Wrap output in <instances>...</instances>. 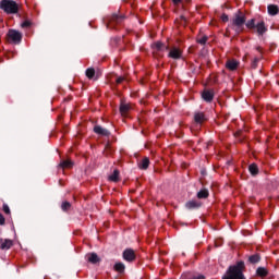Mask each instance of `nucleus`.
<instances>
[{"label": "nucleus", "mask_w": 279, "mask_h": 279, "mask_svg": "<svg viewBox=\"0 0 279 279\" xmlns=\"http://www.w3.org/2000/svg\"><path fill=\"white\" fill-rule=\"evenodd\" d=\"M246 21L247 17H245V13L241 10H238V12L233 14L229 27L230 29H233L236 36H239V34H243L245 26L247 29L256 32L258 36H265V34H267L268 28L267 25H265L264 20L256 21V19H251L247 22Z\"/></svg>", "instance_id": "obj_1"}, {"label": "nucleus", "mask_w": 279, "mask_h": 279, "mask_svg": "<svg viewBox=\"0 0 279 279\" xmlns=\"http://www.w3.org/2000/svg\"><path fill=\"white\" fill-rule=\"evenodd\" d=\"M245 262L239 260L234 265L228 267L222 279H247L245 278Z\"/></svg>", "instance_id": "obj_2"}, {"label": "nucleus", "mask_w": 279, "mask_h": 279, "mask_svg": "<svg viewBox=\"0 0 279 279\" xmlns=\"http://www.w3.org/2000/svg\"><path fill=\"white\" fill-rule=\"evenodd\" d=\"M0 10H2L4 14H19L20 7L14 0H1Z\"/></svg>", "instance_id": "obj_3"}, {"label": "nucleus", "mask_w": 279, "mask_h": 279, "mask_svg": "<svg viewBox=\"0 0 279 279\" xmlns=\"http://www.w3.org/2000/svg\"><path fill=\"white\" fill-rule=\"evenodd\" d=\"M7 36L14 45H20L21 40H23V34L16 29H10Z\"/></svg>", "instance_id": "obj_4"}, {"label": "nucleus", "mask_w": 279, "mask_h": 279, "mask_svg": "<svg viewBox=\"0 0 279 279\" xmlns=\"http://www.w3.org/2000/svg\"><path fill=\"white\" fill-rule=\"evenodd\" d=\"M125 21V15L119 13H113L111 17L109 19L108 27H112L113 25H120V23H123Z\"/></svg>", "instance_id": "obj_5"}, {"label": "nucleus", "mask_w": 279, "mask_h": 279, "mask_svg": "<svg viewBox=\"0 0 279 279\" xmlns=\"http://www.w3.org/2000/svg\"><path fill=\"white\" fill-rule=\"evenodd\" d=\"M168 53V58H171L172 60H182L183 51L182 49L178 47L170 48Z\"/></svg>", "instance_id": "obj_6"}, {"label": "nucleus", "mask_w": 279, "mask_h": 279, "mask_svg": "<svg viewBox=\"0 0 279 279\" xmlns=\"http://www.w3.org/2000/svg\"><path fill=\"white\" fill-rule=\"evenodd\" d=\"M122 256L126 263H134V260H136V253L132 248L124 250Z\"/></svg>", "instance_id": "obj_7"}, {"label": "nucleus", "mask_w": 279, "mask_h": 279, "mask_svg": "<svg viewBox=\"0 0 279 279\" xmlns=\"http://www.w3.org/2000/svg\"><path fill=\"white\" fill-rule=\"evenodd\" d=\"M202 99L207 104H211L213 99H215V90L204 89L202 93Z\"/></svg>", "instance_id": "obj_8"}, {"label": "nucleus", "mask_w": 279, "mask_h": 279, "mask_svg": "<svg viewBox=\"0 0 279 279\" xmlns=\"http://www.w3.org/2000/svg\"><path fill=\"white\" fill-rule=\"evenodd\" d=\"M206 121H208L206 113L202 111H196L194 113V123H197V125H202L203 123H206Z\"/></svg>", "instance_id": "obj_9"}, {"label": "nucleus", "mask_w": 279, "mask_h": 279, "mask_svg": "<svg viewBox=\"0 0 279 279\" xmlns=\"http://www.w3.org/2000/svg\"><path fill=\"white\" fill-rule=\"evenodd\" d=\"M85 258L87 263H90L92 265H97V263H101V258L99 257V255H97V253H87L85 255Z\"/></svg>", "instance_id": "obj_10"}, {"label": "nucleus", "mask_w": 279, "mask_h": 279, "mask_svg": "<svg viewBox=\"0 0 279 279\" xmlns=\"http://www.w3.org/2000/svg\"><path fill=\"white\" fill-rule=\"evenodd\" d=\"M185 208H187V210H197L202 208V202L195 199L189 201L185 203Z\"/></svg>", "instance_id": "obj_11"}, {"label": "nucleus", "mask_w": 279, "mask_h": 279, "mask_svg": "<svg viewBox=\"0 0 279 279\" xmlns=\"http://www.w3.org/2000/svg\"><path fill=\"white\" fill-rule=\"evenodd\" d=\"M119 110L122 117H128V112L132 110V105L121 100Z\"/></svg>", "instance_id": "obj_12"}, {"label": "nucleus", "mask_w": 279, "mask_h": 279, "mask_svg": "<svg viewBox=\"0 0 279 279\" xmlns=\"http://www.w3.org/2000/svg\"><path fill=\"white\" fill-rule=\"evenodd\" d=\"M94 134H97L98 136H110V132L108 131V129L101 125L94 126Z\"/></svg>", "instance_id": "obj_13"}, {"label": "nucleus", "mask_w": 279, "mask_h": 279, "mask_svg": "<svg viewBox=\"0 0 279 279\" xmlns=\"http://www.w3.org/2000/svg\"><path fill=\"white\" fill-rule=\"evenodd\" d=\"M14 242L10 239L0 238V250H10Z\"/></svg>", "instance_id": "obj_14"}, {"label": "nucleus", "mask_w": 279, "mask_h": 279, "mask_svg": "<svg viewBox=\"0 0 279 279\" xmlns=\"http://www.w3.org/2000/svg\"><path fill=\"white\" fill-rule=\"evenodd\" d=\"M258 263H260V254L255 253L247 257V260H246L247 265H258Z\"/></svg>", "instance_id": "obj_15"}, {"label": "nucleus", "mask_w": 279, "mask_h": 279, "mask_svg": "<svg viewBox=\"0 0 279 279\" xmlns=\"http://www.w3.org/2000/svg\"><path fill=\"white\" fill-rule=\"evenodd\" d=\"M226 69L228 71H236L239 69V61L231 59L226 62Z\"/></svg>", "instance_id": "obj_16"}, {"label": "nucleus", "mask_w": 279, "mask_h": 279, "mask_svg": "<svg viewBox=\"0 0 279 279\" xmlns=\"http://www.w3.org/2000/svg\"><path fill=\"white\" fill-rule=\"evenodd\" d=\"M85 75L87 78L89 80H99V74H97V72L95 71L94 68H88L86 71H85Z\"/></svg>", "instance_id": "obj_17"}, {"label": "nucleus", "mask_w": 279, "mask_h": 279, "mask_svg": "<svg viewBox=\"0 0 279 279\" xmlns=\"http://www.w3.org/2000/svg\"><path fill=\"white\" fill-rule=\"evenodd\" d=\"M154 51H169V46H165L161 41H157L153 45Z\"/></svg>", "instance_id": "obj_18"}, {"label": "nucleus", "mask_w": 279, "mask_h": 279, "mask_svg": "<svg viewBox=\"0 0 279 279\" xmlns=\"http://www.w3.org/2000/svg\"><path fill=\"white\" fill-rule=\"evenodd\" d=\"M256 276L259 278H267V276H269V270H267L265 267H258L256 269Z\"/></svg>", "instance_id": "obj_19"}, {"label": "nucleus", "mask_w": 279, "mask_h": 279, "mask_svg": "<svg viewBox=\"0 0 279 279\" xmlns=\"http://www.w3.org/2000/svg\"><path fill=\"white\" fill-rule=\"evenodd\" d=\"M113 269L118 274H125V264L118 262L114 264Z\"/></svg>", "instance_id": "obj_20"}, {"label": "nucleus", "mask_w": 279, "mask_h": 279, "mask_svg": "<svg viewBox=\"0 0 279 279\" xmlns=\"http://www.w3.org/2000/svg\"><path fill=\"white\" fill-rule=\"evenodd\" d=\"M210 193L208 192V190L206 189H203L201 190L197 194H196V197L198 199H208Z\"/></svg>", "instance_id": "obj_21"}, {"label": "nucleus", "mask_w": 279, "mask_h": 279, "mask_svg": "<svg viewBox=\"0 0 279 279\" xmlns=\"http://www.w3.org/2000/svg\"><path fill=\"white\" fill-rule=\"evenodd\" d=\"M278 12H279L278 5H276V4H269L268 5V14L270 16H276V14H278Z\"/></svg>", "instance_id": "obj_22"}, {"label": "nucleus", "mask_w": 279, "mask_h": 279, "mask_svg": "<svg viewBox=\"0 0 279 279\" xmlns=\"http://www.w3.org/2000/svg\"><path fill=\"white\" fill-rule=\"evenodd\" d=\"M138 168L144 171L149 169V159L147 157H145L143 160H141L138 163Z\"/></svg>", "instance_id": "obj_23"}, {"label": "nucleus", "mask_w": 279, "mask_h": 279, "mask_svg": "<svg viewBox=\"0 0 279 279\" xmlns=\"http://www.w3.org/2000/svg\"><path fill=\"white\" fill-rule=\"evenodd\" d=\"M59 167L61 169H72L73 168V161H71L69 159L68 160H63V161L60 162Z\"/></svg>", "instance_id": "obj_24"}, {"label": "nucleus", "mask_w": 279, "mask_h": 279, "mask_svg": "<svg viewBox=\"0 0 279 279\" xmlns=\"http://www.w3.org/2000/svg\"><path fill=\"white\" fill-rule=\"evenodd\" d=\"M248 171L251 175H258V166L256 163H251L248 166Z\"/></svg>", "instance_id": "obj_25"}, {"label": "nucleus", "mask_w": 279, "mask_h": 279, "mask_svg": "<svg viewBox=\"0 0 279 279\" xmlns=\"http://www.w3.org/2000/svg\"><path fill=\"white\" fill-rule=\"evenodd\" d=\"M119 175H120V172L118 169H116L113 171V173L111 175H109V181L110 182H119Z\"/></svg>", "instance_id": "obj_26"}, {"label": "nucleus", "mask_w": 279, "mask_h": 279, "mask_svg": "<svg viewBox=\"0 0 279 279\" xmlns=\"http://www.w3.org/2000/svg\"><path fill=\"white\" fill-rule=\"evenodd\" d=\"M114 149H112V146L110 143H107L105 146V156H112Z\"/></svg>", "instance_id": "obj_27"}, {"label": "nucleus", "mask_w": 279, "mask_h": 279, "mask_svg": "<svg viewBox=\"0 0 279 279\" xmlns=\"http://www.w3.org/2000/svg\"><path fill=\"white\" fill-rule=\"evenodd\" d=\"M61 210H63V213H69V210H71V203L70 202H63L61 204Z\"/></svg>", "instance_id": "obj_28"}, {"label": "nucleus", "mask_w": 279, "mask_h": 279, "mask_svg": "<svg viewBox=\"0 0 279 279\" xmlns=\"http://www.w3.org/2000/svg\"><path fill=\"white\" fill-rule=\"evenodd\" d=\"M194 278H195V274H193V272H183L181 275L180 279H194Z\"/></svg>", "instance_id": "obj_29"}, {"label": "nucleus", "mask_w": 279, "mask_h": 279, "mask_svg": "<svg viewBox=\"0 0 279 279\" xmlns=\"http://www.w3.org/2000/svg\"><path fill=\"white\" fill-rule=\"evenodd\" d=\"M198 45H206L208 43V36H203L202 38L197 39Z\"/></svg>", "instance_id": "obj_30"}, {"label": "nucleus", "mask_w": 279, "mask_h": 279, "mask_svg": "<svg viewBox=\"0 0 279 279\" xmlns=\"http://www.w3.org/2000/svg\"><path fill=\"white\" fill-rule=\"evenodd\" d=\"M258 62H260V59L255 58L252 63H251V68L252 69H258Z\"/></svg>", "instance_id": "obj_31"}, {"label": "nucleus", "mask_w": 279, "mask_h": 279, "mask_svg": "<svg viewBox=\"0 0 279 279\" xmlns=\"http://www.w3.org/2000/svg\"><path fill=\"white\" fill-rule=\"evenodd\" d=\"M2 210L3 213H5V215H10V206H8V204H3L2 205Z\"/></svg>", "instance_id": "obj_32"}, {"label": "nucleus", "mask_w": 279, "mask_h": 279, "mask_svg": "<svg viewBox=\"0 0 279 279\" xmlns=\"http://www.w3.org/2000/svg\"><path fill=\"white\" fill-rule=\"evenodd\" d=\"M221 21H222V23H228V21H230V17L228 16V14L223 13L221 15Z\"/></svg>", "instance_id": "obj_33"}, {"label": "nucleus", "mask_w": 279, "mask_h": 279, "mask_svg": "<svg viewBox=\"0 0 279 279\" xmlns=\"http://www.w3.org/2000/svg\"><path fill=\"white\" fill-rule=\"evenodd\" d=\"M21 27L25 28V27H32V22L29 21H24L22 24H21Z\"/></svg>", "instance_id": "obj_34"}, {"label": "nucleus", "mask_w": 279, "mask_h": 279, "mask_svg": "<svg viewBox=\"0 0 279 279\" xmlns=\"http://www.w3.org/2000/svg\"><path fill=\"white\" fill-rule=\"evenodd\" d=\"M123 82H125V77L120 76L116 80V84H123Z\"/></svg>", "instance_id": "obj_35"}, {"label": "nucleus", "mask_w": 279, "mask_h": 279, "mask_svg": "<svg viewBox=\"0 0 279 279\" xmlns=\"http://www.w3.org/2000/svg\"><path fill=\"white\" fill-rule=\"evenodd\" d=\"M0 226H5V217L0 213Z\"/></svg>", "instance_id": "obj_36"}, {"label": "nucleus", "mask_w": 279, "mask_h": 279, "mask_svg": "<svg viewBox=\"0 0 279 279\" xmlns=\"http://www.w3.org/2000/svg\"><path fill=\"white\" fill-rule=\"evenodd\" d=\"M173 5H180L182 3V0H172Z\"/></svg>", "instance_id": "obj_37"}, {"label": "nucleus", "mask_w": 279, "mask_h": 279, "mask_svg": "<svg viewBox=\"0 0 279 279\" xmlns=\"http://www.w3.org/2000/svg\"><path fill=\"white\" fill-rule=\"evenodd\" d=\"M204 275H194V279H205Z\"/></svg>", "instance_id": "obj_38"}, {"label": "nucleus", "mask_w": 279, "mask_h": 279, "mask_svg": "<svg viewBox=\"0 0 279 279\" xmlns=\"http://www.w3.org/2000/svg\"><path fill=\"white\" fill-rule=\"evenodd\" d=\"M181 21H186V17L184 15H181Z\"/></svg>", "instance_id": "obj_39"}]
</instances>
